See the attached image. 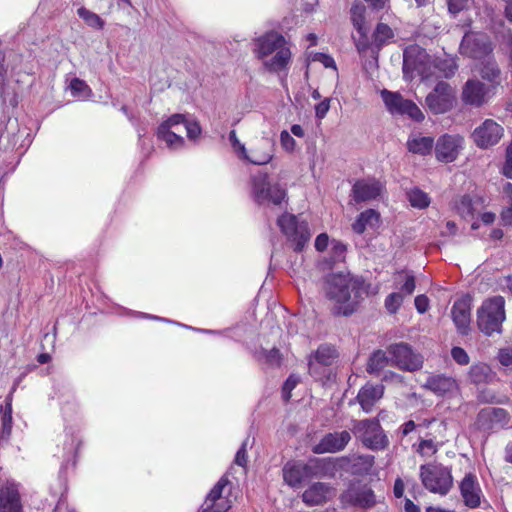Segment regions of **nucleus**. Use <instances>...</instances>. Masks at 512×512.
Segmentation results:
<instances>
[{"label":"nucleus","instance_id":"obj_1","mask_svg":"<svg viewBox=\"0 0 512 512\" xmlns=\"http://www.w3.org/2000/svg\"><path fill=\"white\" fill-rule=\"evenodd\" d=\"M324 290L339 315H350L366 293L363 281L348 272H334L326 277Z\"/></svg>","mask_w":512,"mask_h":512},{"label":"nucleus","instance_id":"obj_2","mask_svg":"<svg viewBox=\"0 0 512 512\" xmlns=\"http://www.w3.org/2000/svg\"><path fill=\"white\" fill-rule=\"evenodd\" d=\"M253 53L263 67L271 73L286 71L292 57L285 37L275 31H269L257 37L254 40Z\"/></svg>","mask_w":512,"mask_h":512},{"label":"nucleus","instance_id":"obj_3","mask_svg":"<svg viewBox=\"0 0 512 512\" xmlns=\"http://www.w3.org/2000/svg\"><path fill=\"white\" fill-rule=\"evenodd\" d=\"M432 68L439 72V76L449 78L455 74L457 69L453 58H436L430 61L425 50L418 46H410L403 54V73L406 78H413L419 75L424 79L434 75Z\"/></svg>","mask_w":512,"mask_h":512},{"label":"nucleus","instance_id":"obj_4","mask_svg":"<svg viewBox=\"0 0 512 512\" xmlns=\"http://www.w3.org/2000/svg\"><path fill=\"white\" fill-rule=\"evenodd\" d=\"M505 319V299L502 296L486 299L477 310L478 328L487 336L501 333Z\"/></svg>","mask_w":512,"mask_h":512},{"label":"nucleus","instance_id":"obj_5","mask_svg":"<svg viewBox=\"0 0 512 512\" xmlns=\"http://www.w3.org/2000/svg\"><path fill=\"white\" fill-rule=\"evenodd\" d=\"M420 479L423 486L432 493L446 495L453 484L451 471L436 463L420 466Z\"/></svg>","mask_w":512,"mask_h":512},{"label":"nucleus","instance_id":"obj_6","mask_svg":"<svg viewBox=\"0 0 512 512\" xmlns=\"http://www.w3.org/2000/svg\"><path fill=\"white\" fill-rule=\"evenodd\" d=\"M351 431L369 449L382 450L389 441L376 419L352 420Z\"/></svg>","mask_w":512,"mask_h":512},{"label":"nucleus","instance_id":"obj_7","mask_svg":"<svg viewBox=\"0 0 512 512\" xmlns=\"http://www.w3.org/2000/svg\"><path fill=\"white\" fill-rule=\"evenodd\" d=\"M277 224L288 241L292 243L295 251H301L309 242L311 234L308 224L305 221H299L295 215L285 213L278 218Z\"/></svg>","mask_w":512,"mask_h":512},{"label":"nucleus","instance_id":"obj_8","mask_svg":"<svg viewBox=\"0 0 512 512\" xmlns=\"http://www.w3.org/2000/svg\"><path fill=\"white\" fill-rule=\"evenodd\" d=\"M252 195L259 204L280 205L286 197V191L279 184H271L265 173H258L251 179Z\"/></svg>","mask_w":512,"mask_h":512},{"label":"nucleus","instance_id":"obj_9","mask_svg":"<svg viewBox=\"0 0 512 512\" xmlns=\"http://www.w3.org/2000/svg\"><path fill=\"white\" fill-rule=\"evenodd\" d=\"M388 353L391 359V365L404 371H417L423 365V357L416 353L409 344L401 342L390 345Z\"/></svg>","mask_w":512,"mask_h":512},{"label":"nucleus","instance_id":"obj_10","mask_svg":"<svg viewBox=\"0 0 512 512\" xmlns=\"http://www.w3.org/2000/svg\"><path fill=\"white\" fill-rule=\"evenodd\" d=\"M381 96L387 109L392 114L408 115L416 121L424 119V115L418 106L412 101L404 99L399 93L384 89L381 91Z\"/></svg>","mask_w":512,"mask_h":512},{"label":"nucleus","instance_id":"obj_11","mask_svg":"<svg viewBox=\"0 0 512 512\" xmlns=\"http://www.w3.org/2000/svg\"><path fill=\"white\" fill-rule=\"evenodd\" d=\"M455 103V90L446 82H439L426 97L428 108L435 114L445 113Z\"/></svg>","mask_w":512,"mask_h":512},{"label":"nucleus","instance_id":"obj_12","mask_svg":"<svg viewBox=\"0 0 512 512\" xmlns=\"http://www.w3.org/2000/svg\"><path fill=\"white\" fill-rule=\"evenodd\" d=\"M494 95L493 87H488L478 79H469L462 88L461 99L466 105L481 107Z\"/></svg>","mask_w":512,"mask_h":512},{"label":"nucleus","instance_id":"obj_13","mask_svg":"<svg viewBox=\"0 0 512 512\" xmlns=\"http://www.w3.org/2000/svg\"><path fill=\"white\" fill-rule=\"evenodd\" d=\"M460 53L470 58L479 59L491 51L489 37L483 33H466L460 44Z\"/></svg>","mask_w":512,"mask_h":512},{"label":"nucleus","instance_id":"obj_14","mask_svg":"<svg viewBox=\"0 0 512 512\" xmlns=\"http://www.w3.org/2000/svg\"><path fill=\"white\" fill-rule=\"evenodd\" d=\"M504 133L503 127L492 119H486L481 125L475 128L472 139L477 147L487 149L496 145Z\"/></svg>","mask_w":512,"mask_h":512},{"label":"nucleus","instance_id":"obj_15","mask_svg":"<svg viewBox=\"0 0 512 512\" xmlns=\"http://www.w3.org/2000/svg\"><path fill=\"white\" fill-rule=\"evenodd\" d=\"M463 137L460 135L441 136L435 145L436 158L445 163L453 162L463 148Z\"/></svg>","mask_w":512,"mask_h":512},{"label":"nucleus","instance_id":"obj_16","mask_svg":"<svg viewBox=\"0 0 512 512\" xmlns=\"http://www.w3.org/2000/svg\"><path fill=\"white\" fill-rule=\"evenodd\" d=\"M274 155L273 143L269 139L259 140L249 151L245 148L240 159L246 160L254 165H265L269 163Z\"/></svg>","mask_w":512,"mask_h":512},{"label":"nucleus","instance_id":"obj_17","mask_svg":"<svg viewBox=\"0 0 512 512\" xmlns=\"http://www.w3.org/2000/svg\"><path fill=\"white\" fill-rule=\"evenodd\" d=\"M351 440L350 432L343 430L326 434L315 446L316 453H335L343 450Z\"/></svg>","mask_w":512,"mask_h":512},{"label":"nucleus","instance_id":"obj_18","mask_svg":"<svg viewBox=\"0 0 512 512\" xmlns=\"http://www.w3.org/2000/svg\"><path fill=\"white\" fill-rule=\"evenodd\" d=\"M0 512H23L18 485L14 482L0 486Z\"/></svg>","mask_w":512,"mask_h":512},{"label":"nucleus","instance_id":"obj_19","mask_svg":"<svg viewBox=\"0 0 512 512\" xmlns=\"http://www.w3.org/2000/svg\"><path fill=\"white\" fill-rule=\"evenodd\" d=\"M452 320L462 335H466L470 329L471 322V306L466 298L459 299L454 302L451 309Z\"/></svg>","mask_w":512,"mask_h":512},{"label":"nucleus","instance_id":"obj_20","mask_svg":"<svg viewBox=\"0 0 512 512\" xmlns=\"http://www.w3.org/2000/svg\"><path fill=\"white\" fill-rule=\"evenodd\" d=\"M335 489L326 483H314L302 495L303 502L309 506L320 505L335 496Z\"/></svg>","mask_w":512,"mask_h":512},{"label":"nucleus","instance_id":"obj_21","mask_svg":"<svg viewBox=\"0 0 512 512\" xmlns=\"http://www.w3.org/2000/svg\"><path fill=\"white\" fill-rule=\"evenodd\" d=\"M382 185L374 179L359 180L353 185V199L356 202L374 200L381 195Z\"/></svg>","mask_w":512,"mask_h":512},{"label":"nucleus","instance_id":"obj_22","mask_svg":"<svg viewBox=\"0 0 512 512\" xmlns=\"http://www.w3.org/2000/svg\"><path fill=\"white\" fill-rule=\"evenodd\" d=\"M460 491L463 501L469 508H476L481 503V489L477 479L472 474H467L460 483Z\"/></svg>","mask_w":512,"mask_h":512},{"label":"nucleus","instance_id":"obj_23","mask_svg":"<svg viewBox=\"0 0 512 512\" xmlns=\"http://www.w3.org/2000/svg\"><path fill=\"white\" fill-rule=\"evenodd\" d=\"M346 502L360 506L371 507L375 503L373 491L367 486L353 485L343 495Z\"/></svg>","mask_w":512,"mask_h":512},{"label":"nucleus","instance_id":"obj_24","mask_svg":"<svg viewBox=\"0 0 512 512\" xmlns=\"http://www.w3.org/2000/svg\"><path fill=\"white\" fill-rule=\"evenodd\" d=\"M384 393V387L380 384H366L361 388L357 395V400L361 405V408L366 413H369L375 403L380 400Z\"/></svg>","mask_w":512,"mask_h":512},{"label":"nucleus","instance_id":"obj_25","mask_svg":"<svg viewBox=\"0 0 512 512\" xmlns=\"http://www.w3.org/2000/svg\"><path fill=\"white\" fill-rule=\"evenodd\" d=\"M458 385L454 378L445 375H431L427 378L424 388L436 395L442 396L457 389Z\"/></svg>","mask_w":512,"mask_h":512},{"label":"nucleus","instance_id":"obj_26","mask_svg":"<svg viewBox=\"0 0 512 512\" xmlns=\"http://www.w3.org/2000/svg\"><path fill=\"white\" fill-rule=\"evenodd\" d=\"M310 471V467L306 464L300 462L287 463L283 468V478L289 486L297 487L308 477Z\"/></svg>","mask_w":512,"mask_h":512},{"label":"nucleus","instance_id":"obj_27","mask_svg":"<svg viewBox=\"0 0 512 512\" xmlns=\"http://www.w3.org/2000/svg\"><path fill=\"white\" fill-rule=\"evenodd\" d=\"M380 223V214L374 209H367L360 213L352 224V229L357 234H362L366 229H374Z\"/></svg>","mask_w":512,"mask_h":512},{"label":"nucleus","instance_id":"obj_28","mask_svg":"<svg viewBox=\"0 0 512 512\" xmlns=\"http://www.w3.org/2000/svg\"><path fill=\"white\" fill-rule=\"evenodd\" d=\"M434 140L421 134H412L407 141V148L411 153L427 155L432 151Z\"/></svg>","mask_w":512,"mask_h":512},{"label":"nucleus","instance_id":"obj_29","mask_svg":"<svg viewBox=\"0 0 512 512\" xmlns=\"http://www.w3.org/2000/svg\"><path fill=\"white\" fill-rule=\"evenodd\" d=\"M337 357L336 350L329 345H321L315 352L314 356L309 360L310 370L313 369L314 364L318 363L324 366L331 365Z\"/></svg>","mask_w":512,"mask_h":512},{"label":"nucleus","instance_id":"obj_30","mask_svg":"<svg viewBox=\"0 0 512 512\" xmlns=\"http://www.w3.org/2000/svg\"><path fill=\"white\" fill-rule=\"evenodd\" d=\"M157 136L171 149H179L184 145V138L180 134L172 131V129H168V125L160 124L157 130Z\"/></svg>","mask_w":512,"mask_h":512},{"label":"nucleus","instance_id":"obj_31","mask_svg":"<svg viewBox=\"0 0 512 512\" xmlns=\"http://www.w3.org/2000/svg\"><path fill=\"white\" fill-rule=\"evenodd\" d=\"M480 75L484 80L489 82L487 86L493 87V91H495L501 83V71L494 62L486 63L480 70Z\"/></svg>","mask_w":512,"mask_h":512},{"label":"nucleus","instance_id":"obj_32","mask_svg":"<svg viewBox=\"0 0 512 512\" xmlns=\"http://www.w3.org/2000/svg\"><path fill=\"white\" fill-rule=\"evenodd\" d=\"M3 59H4L3 54L0 52V98L4 105L15 107L18 103L17 95L4 82V78H3L4 68L2 65Z\"/></svg>","mask_w":512,"mask_h":512},{"label":"nucleus","instance_id":"obj_33","mask_svg":"<svg viewBox=\"0 0 512 512\" xmlns=\"http://www.w3.org/2000/svg\"><path fill=\"white\" fill-rule=\"evenodd\" d=\"M365 11V6L359 2L354 3L351 7V20L361 36H365L368 32V28L365 25Z\"/></svg>","mask_w":512,"mask_h":512},{"label":"nucleus","instance_id":"obj_34","mask_svg":"<svg viewBox=\"0 0 512 512\" xmlns=\"http://www.w3.org/2000/svg\"><path fill=\"white\" fill-rule=\"evenodd\" d=\"M389 364H391L390 356L388 357L382 350H377L369 358L367 371L369 373H379Z\"/></svg>","mask_w":512,"mask_h":512},{"label":"nucleus","instance_id":"obj_35","mask_svg":"<svg viewBox=\"0 0 512 512\" xmlns=\"http://www.w3.org/2000/svg\"><path fill=\"white\" fill-rule=\"evenodd\" d=\"M469 378L475 384L486 383L491 378V369L483 363L474 364L470 367Z\"/></svg>","mask_w":512,"mask_h":512},{"label":"nucleus","instance_id":"obj_36","mask_svg":"<svg viewBox=\"0 0 512 512\" xmlns=\"http://www.w3.org/2000/svg\"><path fill=\"white\" fill-rule=\"evenodd\" d=\"M77 15L92 29L101 30L105 25L104 20L98 14L85 7H80L77 10Z\"/></svg>","mask_w":512,"mask_h":512},{"label":"nucleus","instance_id":"obj_37","mask_svg":"<svg viewBox=\"0 0 512 512\" xmlns=\"http://www.w3.org/2000/svg\"><path fill=\"white\" fill-rule=\"evenodd\" d=\"M374 465V456L372 455H360L354 458L352 463V469L357 474H368L370 473Z\"/></svg>","mask_w":512,"mask_h":512},{"label":"nucleus","instance_id":"obj_38","mask_svg":"<svg viewBox=\"0 0 512 512\" xmlns=\"http://www.w3.org/2000/svg\"><path fill=\"white\" fill-rule=\"evenodd\" d=\"M408 199L410 204L418 209H424L430 204V198L428 194L418 188L411 189L408 192Z\"/></svg>","mask_w":512,"mask_h":512},{"label":"nucleus","instance_id":"obj_39","mask_svg":"<svg viewBox=\"0 0 512 512\" xmlns=\"http://www.w3.org/2000/svg\"><path fill=\"white\" fill-rule=\"evenodd\" d=\"M229 484V480L226 477H222L219 481L214 485L209 494L207 495L205 501L207 503H211V501H220V500H230L227 496L223 495L224 489Z\"/></svg>","mask_w":512,"mask_h":512},{"label":"nucleus","instance_id":"obj_40","mask_svg":"<svg viewBox=\"0 0 512 512\" xmlns=\"http://www.w3.org/2000/svg\"><path fill=\"white\" fill-rule=\"evenodd\" d=\"M231 507V500L211 501L209 504L204 501L198 512H228Z\"/></svg>","mask_w":512,"mask_h":512},{"label":"nucleus","instance_id":"obj_41","mask_svg":"<svg viewBox=\"0 0 512 512\" xmlns=\"http://www.w3.org/2000/svg\"><path fill=\"white\" fill-rule=\"evenodd\" d=\"M161 124L168 125V129H172L177 134L181 135L185 132V118L181 114H174Z\"/></svg>","mask_w":512,"mask_h":512},{"label":"nucleus","instance_id":"obj_42","mask_svg":"<svg viewBox=\"0 0 512 512\" xmlns=\"http://www.w3.org/2000/svg\"><path fill=\"white\" fill-rule=\"evenodd\" d=\"M457 210L461 217L464 219L474 218L475 208L472 200L467 196L461 198L459 204L457 205Z\"/></svg>","mask_w":512,"mask_h":512},{"label":"nucleus","instance_id":"obj_43","mask_svg":"<svg viewBox=\"0 0 512 512\" xmlns=\"http://www.w3.org/2000/svg\"><path fill=\"white\" fill-rule=\"evenodd\" d=\"M12 408L11 404L7 403L5 406V410L2 415V430H1V438H8L11 434L12 429Z\"/></svg>","mask_w":512,"mask_h":512},{"label":"nucleus","instance_id":"obj_44","mask_svg":"<svg viewBox=\"0 0 512 512\" xmlns=\"http://www.w3.org/2000/svg\"><path fill=\"white\" fill-rule=\"evenodd\" d=\"M374 38L378 44L382 45L393 38V31L388 25L380 23L374 32Z\"/></svg>","mask_w":512,"mask_h":512},{"label":"nucleus","instance_id":"obj_45","mask_svg":"<svg viewBox=\"0 0 512 512\" xmlns=\"http://www.w3.org/2000/svg\"><path fill=\"white\" fill-rule=\"evenodd\" d=\"M403 303V296L400 292L389 294L385 299V307L389 313L394 314Z\"/></svg>","mask_w":512,"mask_h":512},{"label":"nucleus","instance_id":"obj_46","mask_svg":"<svg viewBox=\"0 0 512 512\" xmlns=\"http://www.w3.org/2000/svg\"><path fill=\"white\" fill-rule=\"evenodd\" d=\"M70 89L72 94L77 97H86L90 92L88 85L78 78L71 81Z\"/></svg>","mask_w":512,"mask_h":512},{"label":"nucleus","instance_id":"obj_47","mask_svg":"<svg viewBox=\"0 0 512 512\" xmlns=\"http://www.w3.org/2000/svg\"><path fill=\"white\" fill-rule=\"evenodd\" d=\"M451 356L459 365H467L470 362L467 352L461 347H453L451 350Z\"/></svg>","mask_w":512,"mask_h":512},{"label":"nucleus","instance_id":"obj_48","mask_svg":"<svg viewBox=\"0 0 512 512\" xmlns=\"http://www.w3.org/2000/svg\"><path fill=\"white\" fill-rule=\"evenodd\" d=\"M9 135L0 132V161L6 162L10 159L11 149L8 147Z\"/></svg>","mask_w":512,"mask_h":512},{"label":"nucleus","instance_id":"obj_49","mask_svg":"<svg viewBox=\"0 0 512 512\" xmlns=\"http://www.w3.org/2000/svg\"><path fill=\"white\" fill-rule=\"evenodd\" d=\"M491 420L495 423L505 426L508 424L509 415L507 411L501 408H493L491 410Z\"/></svg>","mask_w":512,"mask_h":512},{"label":"nucleus","instance_id":"obj_50","mask_svg":"<svg viewBox=\"0 0 512 512\" xmlns=\"http://www.w3.org/2000/svg\"><path fill=\"white\" fill-rule=\"evenodd\" d=\"M280 143L282 148L287 152L294 151L296 147V141L286 130H283L280 134Z\"/></svg>","mask_w":512,"mask_h":512},{"label":"nucleus","instance_id":"obj_51","mask_svg":"<svg viewBox=\"0 0 512 512\" xmlns=\"http://www.w3.org/2000/svg\"><path fill=\"white\" fill-rule=\"evenodd\" d=\"M299 383V377L296 375H291L289 378L285 381L282 389L283 398L287 401L291 397V391L297 386Z\"/></svg>","mask_w":512,"mask_h":512},{"label":"nucleus","instance_id":"obj_52","mask_svg":"<svg viewBox=\"0 0 512 512\" xmlns=\"http://www.w3.org/2000/svg\"><path fill=\"white\" fill-rule=\"evenodd\" d=\"M418 452L423 456H431L437 452V446L432 440H422Z\"/></svg>","mask_w":512,"mask_h":512},{"label":"nucleus","instance_id":"obj_53","mask_svg":"<svg viewBox=\"0 0 512 512\" xmlns=\"http://www.w3.org/2000/svg\"><path fill=\"white\" fill-rule=\"evenodd\" d=\"M185 132L190 140H196L201 134V128L197 122L185 120Z\"/></svg>","mask_w":512,"mask_h":512},{"label":"nucleus","instance_id":"obj_54","mask_svg":"<svg viewBox=\"0 0 512 512\" xmlns=\"http://www.w3.org/2000/svg\"><path fill=\"white\" fill-rule=\"evenodd\" d=\"M399 276L402 277V274H400ZM403 277H404V283L400 288L401 292H403L407 295H410L414 292L415 287H416L415 278L411 274H404Z\"/></svg>","mask_w":512,"mask_h":512},{"label":"nucleus","instance_id":"obj_55","mask_svg":"<svg viewBox=\"0 0 512 512\" xmlns=\"http://www.w3.org/2000/svg\"><path fill=\"white\" fill-rule=\"evenodd\" d=\"M229 141L238 157H240L242 153H245V145L239 141L235 130L230 131Z\"/></svg>","mask_w":512,"mask_h":512},{"label":"nucleus","instance_id":"obj_56","mask_svg":"<svg viewBox=\"0 0 512 512\" xmlns=\"http://www.w3.org/2000/svg\"><path fill=\"white\" fill-rule=\"evenodd\" d=\"M497 358L503 366L512 367V347L500 349Z\"/></svg>","mask_w":512,"mask_h":512},{"label":"nucleus","instance_id":"obj_57","mask_svg":"<svg viewBox=\"0 0 512 512\" xmlns=\"http://www.w3.org/2000/svg\"><path fill=\"white\" fill-rule=\"evenodd\" d=\"M447 4L449 12L457 14L468 7L469 0H448Z\"/></svg>","mask_w":512,"mask_h":512},{"label":"nucleus","instance_id":"obj_58","mask_svg":"<svg viewBox=\"0 0 512 512\" xmlns=\"http://www.w3.org/2000/svg\"><path fill=\"white\" fill-rule=\"evenodd\" d=\"M502 172L506 177L512 178V142L506 149V160L503 165Z\"/></svg>","mask_w":512,"mask_h":512},{"label":"nucleus","instance_id":"obj_59","mask_svg":"<svg viewBox=\"0 0 512 512\" xmlns=\"http://www.w3.org/2000/svg\"><path fill=\"white\" fill-rule=\"evenodd\" d=\"M330 109V99L325 98L315 106V116L318 119H323Z\"/></svg>","mask_w":512,"mask_h":512},{"label":"nucleus","instance_id":"obj_60","mask_svg":"<svg viewBox=\"0 0 512 512\" xmlns=\"http://www.w3.org/2000/svg\"><path fill=\"white\" fill-rule=\"evenodd\" d=\"M414 303L417 311L421 314L425 313L429 308V300L425 295H418Z\"/></svg>","mask_w":512,"mask_h":512},{"label":"nucleus","instance_id":"obj_61","mask_svg":"<svg viewBox=\"0 0 512 512\" xmlns=\"http://www.w3.org/2000/svg\"><path fill=\"white\" fill-rule=\"evenodd\" d=\"M235 463L239 466L244 467L247 463V454H246V442H244L241 448L237 451L235 456Z\"/></svg>","mask_w":512,"mask_h":512},{"label":"nucleus","instance_id":"obj_62","mask_svg":"<svg viewBox=\"0 0 512 512\" xmlns=\"http://www.w3.org/2000/svg\"><path fill=\"white\" fill-rule=\"evenodd\" d=\"M266 360L271 365H279L281 362V354H280L279 350L273 348L270 351H268L266 354Z\"/></svg>","mask_w":512,"mask_h":512},{"label":"nucleus","instance_id":"obj_63","mask_svg":"<svg viewBox=\"0 0 512 512\" xmlns=\"http://www.w3.org/2000/svg\"><path fill=\"white\" fill-rule=\"evenodd\" d=\"M315 60L321 62L326 68H336L334 59L326 54H317Z\"/></svg>","mask_w":512,"mask_h":512},{"label":"nucleus","instance_id":"obj_64","mask_svg":"<svg viewBox=\"0 0 512 512\" xmlns=\"http://www.w3.org/2000/svg\"><path fill=\"white\" fill-rule=\"evenodd\" d=\"M329 242V237L327 234L323 233L317 236L315 240V248L318 251H323L327 248Z\"/></svg>","mask_w":512,"mask_h":512}]
</instances>
